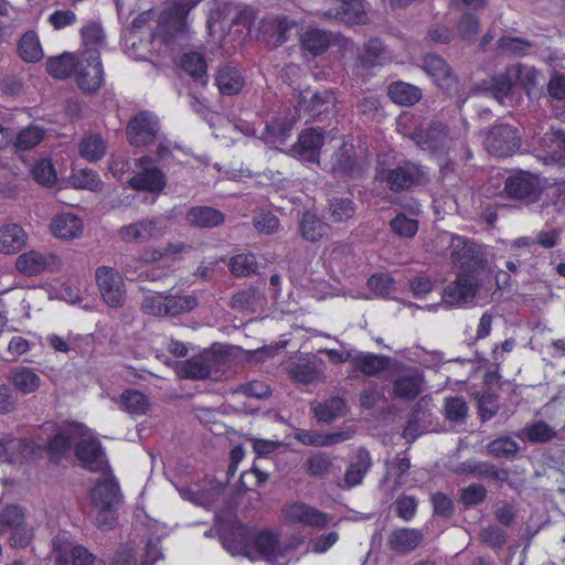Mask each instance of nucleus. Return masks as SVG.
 Returning <instances> with one entry per match:
<instances>
[{
    "mask_svg": "<svg viewBox=\"0 0 565 565\" xmlns=\"http://www.w3.org/2000/svg\"><path fill=\"white\" fill-rule=\"evenodd\" d=\"M449 248L450 259L458 268L457 275L492 281V270L480 245L457 236L451 238Z\"/></svg>",
    "mask_w": 565,
    "mask_h": 565,
    "instance_id": "1",
    "label": "nucleus"
},
{
    "mask_svg": "<svg viewBox=\"0 0 565 565\" xmlns=\"http://www.w3.org/2000/svg\"><path fill=\"white\" fill-rule=\"evenodd\" d=\"M202 0H172V4L160 14L154 35L161 38L167 44H172L177 40L185 39L190 31L188 14Z\"/></svg>",
    "mask_w": 565,
    "mask_h": 565,
    "instance_id": "2",
    "label": "nucleus"
},
{
    "mask_svg": "<svg viewBox=\"0 0 565 565\" xmlns=\"http://www.w3.org/2000/svg\"><path fill=\"white\" fill-rule=\"evenodd\" d=\"M297 545L298 543L282 547L277 535L265 530L255 535L253 544L245 542L241 543L237 547H232L231 545H226V547L232 554H242L252 561L264 558L270 563L281 565L279 557H284L287 552L295 550Z\"/></svg>",
    "mask_w": 565,
    "mask_h": 565,
    "instance_id": "3",
    "label": "nucleus"
},
{
    "mask_svg": "<svg viewBox=\"0 0 565 565\" xmlns=\"http://www.w3.org/2000/svg\"><path fill=\"white\" fill-rule=\"evenodd\" d=\"M492 281H486L481 277L468 278L460 275L449 282L443 290L441 305L447 307H463L476 297L488 295Z\"/></svg>",
    "mask_w": 565,
    "mask_h": 565,
    "instance_id": "4",
    "label": "nucleus"
},
{
    "mask_svg": "<svg viewBox=\"0 0 565 565\" xmlns=\"http://www.w3.org/2000/svg\"><path fill=\"white\" fill-rule=\"evenodd\" d=\"M377 179L394 193L411 191L426 181L422 166L402 161L393 168L377 169Z\"/></svg>",
    "mask_w": 565,
    "mask_h": 565,
    "instance_id": "5",
    "label": "nucleus"
},
{
    "mask_svg": "<svg viewBox=\"0 0 565 565\" xmlns=\"http://www.w3.org/2000/svg\"><path fill=\"white\" fill-rule=\"evenodd\" d=\"M324 169L337 179H362L369 171V162L358 157L353 145L342 143L330 157Z\"/></svg>",
    "mask_w": 565,
    "mask_h": 565,
    "instance_id": "6",
    "label": "nucleus"
},
{
    "mask_svg": "<svg viewBox=\"0 0 565 565\" xmlns=\"http://www.w3.org/2000/svg\"><path fill=\"white\" fill-rule=\"evenodd\" d=\"M386 47L379 38H371L358 47L352 64V76L365 83L373 76V70L387 63Z\"/></svg>",
    "mask_w": 565,
    "mask_h": 565,
    "instance_id": "7",
    "label": "nucleus"
},
{
    "mask_svg": "<svg viewBox=\"0 0 565 565\" xmlns=\"http://www.w3.org/2000/svg\"><path fill=\"white\" fill-rule=\"evenodd\" d=\"M484 149L492 156L510 157L521 146V136L516 127L498 124L483 131Z\"/></svg>",
    "mask_w": 565,
    "mask_h": 565,
    "instance_id": "8",
    "label": "nucleus"
},
{
    "mask_svg": "<svg viewBox=\"0 0 565 565\" xmlns=\"http://www.w3.org/2000/svg\"><path fill=\"white\" fill-rule=\"evenodd\" d=\"M226 362L227 359L224 354L209 350L183 362L180 373L184 377L195 381L216 380L221 375Z\"/></svg>",
    "mask_w": 565,
    "mask_h": 565,
    "instance_id": "9",
    "label": "nucleus"
},
{
    "mask_svg": "<svg viewBox=\"0 0 565 565\" xmlns=\"http://www.w3.org/2000/svg\"><path fill=\"white\" fill-rule=\"evenodd\" d=\"M543 189L540 177L527 171H516L509 175L504 182V191L508 198L526 205L536 202Z\"/></svg>",
    "mask_w": 565,
    "mask_h": 565,
    "instance_id": "10",
    "label": "nucleus"
},
{
    "mask_svg": "<svg viewBox=\"0 0 565 565\" xmlns=\"http://www.w3.org/2000/svg\"><path fill=\"white\" fill-rule=\"evenodd\" d=\"M95 280L104 302L113 308L124 307L126 302L125 282L117 269L99 266L95 271Z\"/></svg>",
    "mask_w": 565,
    "mask_h": 565,
    "instance_id": "11",
    "label": "nucleus"
},
{
    "mask_svg": "<svg viewBox=\"0 0 565 565\" xmlns=\"http://www.w3.org/2000/svg\"><path fill=\"white\" fill-rule=\"evenodd\" d=\"M78 87L86 93H94L104 82V71L99 51L86 49L75 67Z\"/></svg>",
    "mask_w": 565,
    "mask_h": 565,
    "instance_id": "12",
    "label": "nucleus"
},
{
    "mask_svg": "<svg viewBox=\"0 0 565 565\" xmlns=\"http://www.w3.org/2000/svg\"><path fill=\"white\" fill-rule=\"evenodd\" d=\"M54 565H98L96 558L85 546L74 544L64 536H56L52 542Z\"/></svg>",
    "mask_w": 565,
    "mask_h": 565,
    "instance_id": "13",
    "label": "nucleus"
},
{
    "mask_svg": "<svg viewBox=\"0 0 565 565\" xmlns=\"http://www.w3.org/2000/svg\"><path fill=\"white\" fill-rule=\"evenodd\" d=\"M412 139L422 150L436 156L445 154L450 141L447 127L441 121H431L426 127L416 128Z\"/></svg>",
    "mask_w": 565,
    "mask_h": 565,
    "instance_id": "14",
    "label": "nucleus"
},
{
    "mask_svg": "<svg viewBox=\"0 0 565 565\" xmlns=\"http://www.w3.org/2000/svg\"><path fill=\"white\" fill-rule=\"evenodd\" d=\"M44 426L46 429H54V435L47 439V450L53 456L64 455L77 438L87 436V428L75 422L61 425L46 423Z\"/></svg>",
    "mask_w": 565,
    "mask_h": 565,
    "instance_id": "15",
    "label": "nucleus"
},
{
    "mask_svg": "<svg viewBox=\"0 0 565 565\" xmlns=\"http://www.w3.org/2000/svg\"><path fill=\"white\" fill-rule=\"evenodd\" d=\"M126 132L131 146H147L159 132V120L153 114L141 111L129 120Z\"/></svg>",
    "mask_w": 565,
    "mask_h": 565,
    "instance_id": "16",
    "label": "nucleus"
},
{
    "mask_svg": "<svg viewBox=\"0 0 565 565\" xmlns=\"http://www.w3.org/2000/svg\"><path fill=\"white\" fill-rule=\"evenodd\" d=\"M166 228V225L160 218H145L122 226L119 231V235L126 243H145L161 237Z\"/></svg>",
    "mask_w": 565,
    "mask_h": 565,
    "instance_id": "17",
    "label": "nucleus"
},
{
    "mask_svg": "<svg viewBox=\"0 0 565 565\" xmlns=\"http://www.w3.org/2000/svg\"><path fill=\"white\" fill-rule=\"evenodd\" d=\"M75 456L85 468L92 471H103L107 467L105 452L96 438L79 437L75 446Z\"/></svg>",
    "mask_w": 565,
    "mask_h": 565,
    "instance_id": "18",
    "label": "nucleus"
},
{
    "mask_svg": "<svg viewBox=\"0 0 565 565\" xmlns=\"http://www.w3.org/2000/svg\"><path fill=\"white\" fill-rule=\"evenodd\" d=\"M423 384V374L417 369H402L393 381L394 396L403 401H413L420 394Z\"/></svg>",
    "mask_w": 565,
    "mask_h": 565,
    "instance_id": "19",
    "label": "nucleus"
},
{
    "mask_svg": "<svg viewBox=\"0 0 565 565\" xmlns=\"http://www.w3.org/2000/svg\"><path fill=\"white\" fill-rule=\"evenodd\" d=\"M94 508H117L121 502L118 482L113 476L98 479L89 492Z\"/></svg>",
    "mask_w": 565,
    "mask_h": 565,
    "instance_id": "20",
    "label": "nucleus"
},
{
    "mask_svg": "<svg viewBox=\"0 0 565 565\" xmlns=\"http://www.w3.org/2000/svg\"><path fill=\"white\" fill-rule=\"evenodd\" d=\"M323 132L320 129L309 128L303 130L298 138L292 151L299 159L306 162L319 163V151L323 145Z\"/></svg>",
    "mask_w": 565,
    "mask_h": 565,
    "instance_id": "21",
    "label": "nucleus"
},
{
    "mask_svg": "<svg viewBox=\"0 0 565 565\" xmlns=\"http://www.w3.org/2000/svg\"><path fill=\"white\" fill-rule=\"evenodd\" d=\"M424 534L414 527H399L393 530L387 536L388 547L398 554H408L415 551L423 542Z\"/></svg>",
    "mask_w": 565,
    "mask_h": 565,
    "instance_id": "22",
    "label": "nucleus"
},
{
    "mask_svg": "<svg viewBox=\"0 0 565 565\" xmlns=\"http://www.w3.org/2000/svg\"><path fill=\"white\" fill-rule=\"evenodd\" d=\"M422 67L441 88L449 89L456 84V76L450 66L439 55L427 54L423 58Z\"/></svg>",
    "mask_w": 565,
    "mask_h": 565,
    "instance_id": "23",
    "label": "nucleus"
},
{
    "mask_svg": "<svg viewBox=\"0 0 565 565\" xmlns=\"http://www.w3.org/2000/svg\"><path fill=\"white\" fill-rule=\"evenodd\" d=\"M321 361L299 358L287 365L289 376L297 383L310 384L323 379Z\"/></svg>",
    "mask_w": 565,
    "mask_h": 565,
    "instance_id": "24",
    "label": "nucleus"
},
{
    "mask_svg": "<svg viewBox=\"0 0 565 565\" xmlns=\"http://www.w3.org/2000/svg\"><path fill=\"white\" fill-rule=\"evenodd\" d=\"M514 85L515 84L508 66L503 73H499L476 84L472 90L489 93L502 104L503 99L511 95Z\"/></svg>",
    "mask_w": 565,
    "mask_h": 565,
    "instance_id": "25",
    "label": "nucleus"
},
{
    "mask_svg": "<svg viewBox=\"0 0 565 565\" xmlns=\"http://www.w3.org/2000/svg\"><path fill=\"white\" fill-rule=\"evenodd\" d=\"M339 7L323 12V17L330 20H338L347 24H360L365 21L364 6L361 0H337Z\"/></svg>",
    "mask_w": 565,
    "mask_h": 565,
    "instance_id": "26",
    "label": "nucleus"
},
{
    "mask_svg": "<svg viewBox=\"0 0 565 565\" xmlns=\"http://www.w3.org/2000/svg\"><path fill=\"white\" fill-rule=\"evenodd\" d=\"M285 516L303 525L323 527L328 523V515L316 508L296 502L284 510Z\"/></svg>",
    "mask_w": 565,
    "mask_h": 565,
    "instance_id": "27",
    "label": "nucleus"
},
{
    "mask_svg": "<svg viewBox=\"0 0 565 565\" xmlns=\"http://www.w3.org/2000/svg\"><path fill=\"white\" fill-rule=\"evenodd\" d=\"M224 490L225 487L222 483L210 482L202 489L180 488L179 493L183 499L189 500L196 505L211 508L221 500L224 494Z\"/></svg>",
    "mask_w": 565,
    "mask_h": 565,
    "instance_id": "28",
    "label": "nucleus"
},
{
    "mask_svg": "<svg viewBox=\"0 0 565 565\" xmlns=\"http://www.w3.org/2000/svg\"><path fill=\"white\" fill-rule=\"evenodd\" d=\"M185 221L193 227L214 228L225 222V215L215 207L198 205L186 211Z\"/></svg>",
    "mask_w": 565,
    "mask_h": 565,
    "instance_id": "29",
    "label": "nucleus"
},
{
    "mask_svg": "<svg viewBox=\"0 0 565 565\" xmlns=\"http://www.w3.org/2000/svg\"><path fill=\"white\" fill-rule=\"evenodd\" d=\"M390 362L388 356L355 350L352 369L365 376H379L387 370Z\"/></svg>",
    "mask_w": 565,
    "mask_h": 565,
    "instance_id": "30",
    "label": "nucleus"
},
{
    "mask_svg": "<svg viewBox=\"0 0 565 565\" xmlns=\"http://www.w3.org/2000/svg\"><path fill=\"white\" fill-rule=\"evenodd\" d=\"M28 235L17 223H7L0 227V253L13 255L26 244Z\"/></svg>",
    "mask_w": 565,
    "mask_h": 565,
    "instance_id": "31",
    "label": "nucleus"
},
{
    "mask_svg": "<svg viewBox=\"0 0 565 565\" xmlns=\"http://www.w3.org/2000/svg\"><path fill=\"white\" fill-rule=\"evenodd\" d=\"M215 82L222 95H237L244 87L245 81L235 66L223 65L218 68Z\"/></svg>",
    "mask_w": 565,
    "mask_h": 565,
    "instance_id": "32",
    "label": "nucleus"
},
{
    "mask_svg": "<svg viewBox=\"0 0 565 565\" xmlns=\"http://www.w3.org/2000/svg\"><path fill=\"white\" fill-rule=\"evenodd\" d=\"M315 417L320 423H332L337 418L343 417L348 412V404L343 397L330 396L312 407Z\"/></svg>",
    "mask_w": 565,
    "mask_h": 565,
    "instance_id": "33",
    "label": "nucleus"
},
{
    "mask_svg": "<svg viewBox=\"0 0 565 565\" xmlns=\"http://www.w3.org/2000/svg\"><path fill=\"white\" fill-rule=\"evenodd\" d=\"M429 416L430 413L427 409V403L424 399L417 402L409 414L407 425L403 430V437L412 443L424 434L427 429L425 422Z\"/></svg>",
    "mask_w": 565,
    "mask_h": 565,
    "instance_id": "34",
    "label": "nucleus"
},
{
    "mask_svg": "<svg viewBox=\"0 0 565 565\" xmlns=\"http://www.w3.org/2000/svg\"><path fill=\"white\" fill-rule=\"evenodd\" d=\"M51 230L58 238L73 239L82 234L83 222L78 216L65 213L53 218Z\"/></svg>",
    "mask_w": 565,
    "mask_h": 565,
    "instance_id": "35",
    "label": "nucleus"
},
{
    "mask_svg": "<svg viewBox=\"0 0 565 565\" xmlns=\"http://www.w3.org/2000/svg\"><path fill=\"white\" fill-rule=\"evenodd\" d=\"M129 184L137 190L157 192L163 189L166 178L158 168H143L129 180Z\"/></svg>",
    "mask_w": 565,
    "mask_h": 565,
    "instance_id": "36",
    "label": "nucleus"
},
{
    "mask_svg": "<svg viewBox=\"0 0 565 565\" xmlns=\"http://www.w3.org/2000/svg\"><path fill=\"white\" fill-rule=\"evenodd\" d=\"M301 47L312 55L324 53L331 43V33L313 28L307 30L300 38Z\"/></svg>",
    "mask_w": 565,
    "mask_h": 565,
    "instance_id": "37",
    "label": "nucleus"
},
{
    "mask_svg": "<svg viewBox=\"0 0 565 565\" xmlns=\"http://www.w3.org/2000/svg\"><path fill=\"white\" fill-rule=\"evenodd\" d=\"M371 466L372 459L370 452L365 448H360L356 452L355 461L350 463L344 475L345 483L349 487L360 484Z\"/></svg>",
    "mask_w": 565,
    "mask_h": 565,
    "instance_id": "38",
    "label": "nucleus"
},
{
    "mask_svg": "<svg viewBox=\"0 0 565 565\" xmlns=\"http://www.w3.org/2000/svg\"><path fill=\"white\" fill-rule=\"evenodd\" d=\"M387 94L395 104L403 106H412L422 98V90L417 86L401 81L392 83Z\"/></svg>",
    "mask_w": 565,
    "mask_h": 565,
    "instance_id": "39",
    "label": "nucleus"
},
{
    "mask_svg": "<svg viewBox=\"0 0 565 565\" xmlns=\"http://www.w3.org/2000/svg\"><path fill=\"white\" fill-rule=\"evenodd\" d=\"M10 383L23 394L36 392L41 385V377L29 367H19L11 372Z\"/></svg>",
    "mask_w": 565,
    "mask_h": 565,
    "instance_id": "40",
    "label": "nucleus"
},
{
    "mask_svg": "<svg viewBox=\"0 0 565 565\" xmlns=\"http://www.w3.org/2000/svg\"><path fill=\"white\" fill-rule=\"evenodd\" d=\"M327 231V224L323 223L315 213L306 211L299 222V232L301 237L308 242L319 241Z\"/></svg>",
    "mask_w": 565,
    "mask_h": 565,
    "instance_id": "41",
    "label": "nucleus"
},
{
    "mask_svg": "<svg viewBox=\"0 0 565 565\" xmlns=\"http://www.w3.org/2000/svg\"><path fill=\"white\" fill-rule=\"evenodd\" d=\"M181 67L194 81L200 82L202 85H205L207 83L206 63L204 57L200 53H184L181 58Z\"/></svg>",
    "mask_w": 565,
    "mask_h": 565,
    "instance_id": "42",
    "label": "nucleus"
},
{
    "mask_svg": "<svg viewBox=\"0 0 565 565\" xmlns=\"http://www.w3.org/2000/svg\"><path fill=\"white\" fill-rule=\"evenodd\" d=\"M79 154L89 162L100 160L106 153V143L99 135L85 136L78 145Z\"/></svg>",
    "mask_w": 565,
    "mask_h": 565,
    "instance_id": "43",
    "label": "nucleus"
},
{
    "mask_svg": "<svg viewBox=\"0 0 565 565\" xmlns=\"http://www.w3.org/2000/svg\"><path fill=\"white\" fill-rule=\"evenodd\" d=\"M18 51L20 57L29 63L38 62L43 57V50L34 31H29L22 35Z\"/></svg>",
    "mask_w": 565,
    "mask_h": 565,
    "instance_id": "44",
    "label": "nucleus"
},
{
    "mask_svg": "<svg viewBox=\"0 0 565 565\" xmlns=\"http://www.w3.org/2000/svg\"><path fill=\"white\" fill-rule=\"evenodd\" d=\"M120 408L131 415H142L149 408V399L139 391L127 390L120 396Z\"/></svg>",
    "mask_w": 565,
    "mask_h": 565,
    "instance_id": "45",
    "label": "nucleus"
},
{
    "mask_svg": "<svg viewBox=\"0 0 565 565\" xmlns=\"http://www.w3.org/2000/svg\"><path fill=\"white\" fill-rule=\"evenodd\" d=\"M76 67L75 57L70 53L50 57L46 61V71L55 78H67Z\"/></svg>",
    "mask_w": 565,
    "mask_h": 565,
    "instance_id": "46",
    "label": "nucleus"
},
{
    "mask_svg": "<svg viewBox=\"0 0 565 565\" xmlns=\"http://www.w3.org/2000/svg\"><path fill=\"white\" fill-rule=\"evenodd\" d=\"M167 316L175 317L192 311L198 306V299L194 295H172L166 294Z\"/></svg>",
    "mask_w": 565,
    "mask_h": 565,
    "instance_id": "47",
    "label": "nucleus"
},
{
    "mask_svg": "<svg viewBox=\"0 0 565 565\" xmlns=\"http://www.w3.org/2000/svg\"><path fill=\"white\" fill-rule=\"evenodd\" d=\"M519 449V444L509 436L499 437L487 445L488 454L494 458H513Z\"/></svg>",
    "mask_w": 565,
    "mask_h": 565,
    "instance_id": "48",
    "label": "nucleus"
},
{
    "mask_svg": "<svg viewBox=\"0 0 565 565\" xmlns=\"http://www.w3.org/2000/svg\"><path fill=\"white\" fill-rule=\"evenodd\" d=\"M509 476L510 471L507 468H499L488 461L478 462L477 478L505 482L510 488L518 489L516 483L510 480Z\"/></svg>",
    "mask_w": 565,
    "mask_h": 565,
    "instance_id": "49",
    "label": "nucleus"
},
{
    "mask_svg": "<svg viewBox=\"0 0 565 565\" xmlns=\"http://www.w3.org/2000/svg\"><path fill=\"white\" fill-rule=\"evenodd\" d=\"M231 273L236 277H247L257 271L258 264L253 254H238L228 262Z\"/></svg>",
    "mask_w": 565,
    "mask_h": 565,
    "instance_id": "50",
    "label": "nucleus"
},
{
    "mask_svg": "<svg viewBox=\"0 0 565 565\" xmlns=\"http://www.w3.org/2000/svg\"><path fill=\"white\" fill-rule=\"evenodd\" d=\"M354 203L347 198H333L328 207V217L333 223H340L354 215Z\"/></svg>",
    "mask_w": 565,
    "mask_h": 565,
    "instance_id": "51",
    "label": "nucleus"
},
{
    "mask_svg": "<svg viewBox=\"0 0 565 565\" xmlns=\"http://www.w3.org/2000/svg\"><path fill=\"white\" fill-rule=\"evenodd\" d=\"M468 404L461 396L447 397L444 403L446 419L455 424H462L468 416Z\"/></svg>",
    "mask_w": 565,
    "mask_h": 565,
    "instance_id": "52",
    "label": "nucleus"
},
{
    "mask_svg": "<svg viewBox=\"0 0 565 565\" xmlns=\"http://www.w3.org/2000/svg\"><path fill=\"white\" fill-rule=\"evenodd\" d=\"M46 266L45 258L35 250L24 253L17 258L15 267L20 273L26 275H36Z\"/></svg>",
    "mask_w": 565,
    "mask_h": 565,
    "instance_id": "53",
    "label": "nucleus"
},
{
    "mask_svg": "<svg viewBox=\"0 0 565 565\" xmlns=\"http://www.w3.org/2000/svg\"><path fill=\"white\" fill-rule=\"evenodd\" d=\"M263 298L262 292L256 287L239 290L234 294L230 300V307L234 310H253L254 306Z\"/></svg>",
    "mask_w": 565,
    "mask_h": 565,
    "instance_id": "54",
    "label": "nucleus"
},
{
    "mask_svg": "<svg viewBox=\"0 0 565 565\" xmlns=\"http://www.w3.org/2000/svg\"><path fill=\"white\" fill-rule=\"evenodd\" d=\"M509 70L515 85L519 84L527 92L536 86L539 73L534 67L523 64H514L510 65Z\"/></svg>",
    "mask_w": 565,
    "mask_h": 565,
    "instance_id": "55",
    "label": "nucleus"
},
{
    "mask_svg": "<svg viewBox=\"0 0 565 565\" xmlns=\"http://www.w3.org/2000/svg\"><path fill=\"white\" fill-rule=\"evenodd\" d=\"M25 515L21 507L11 504L0 510V534L10 532L24 522Z\"/></svg>",
    "mask_w": 565,
    "mask_h": 565,
    "instance_id": "56",
    "label": "nucleus"
},
{
    "mask_svg": "<svg viewBox=\"0 0 565 565\" xmlns=\"http://www.w3.org/2000/svg\"><path fill=\"white\" fill-rule=\"evenodd\" d=\"M44 137V130L38 126H29L18 135L14 134L15 147L21 150H29L39 145Z\"/></svg>",
    "mask_w": 565,
    "mask_h": 565,
    "instance_id": "57",
    "label": "nucleus"
},
{
    "mask_svg": "<svg viewBox=\"0 0 565 565\" xmlns=\"http://www.w3.org/2000/svg\"><path fill=\"white\" fill-rule=\"evenodd\" d=\"M166 300L167 296L163 292H157L154 295L147 296L142 299L140 309L146 315L154 317H168Z\"/></svg>",
    "mask_w": 565,
    "mask_h": 565,
    "instance_id": "58",
    "label": "nucleus"
},
{
    "mask_svg": "<svg viewBox=\"0 0 565 565\" xmlns=\"http://www.w3.org/2000/svg\"><path fill=\"white\" fill-rule=\"evenodd\" d=\"M392 232L402 237H414L418 231V222L407 217L405 214H397L391 222Z\"/></svg>",
    "mask_w": 565,
    "mask_h": 565,
    "instance_id": "59",
    "label": "nucleus"
},
{
    "mask_svg": "<svg viewBox=\"0 0 565 565\" xmlns=\"http://www.w3.org/2000/svg\"><path fill=\"white\" fill-rule=\"evenodd\" d=\"M434 515L444 519H450L455 513V502L452 498L444 492H435L430 497Z\"/></svg>",
    "mask_w": 565,
    "mask_h": 565,
    "instance_id": "60",
    "label": "nucleus"
},
{
    "mask_svg": "<svg viewBox=\"0 0 565 565\" xmlns=\"http://www.w3.org/2000/svg\"><path fill=\"white\" fill-rule=\"evenodd\" d=\"M71 180L73 185L77 189L99 191L102 186L98 174L89 169H81L79 171L73 173Z\"/></svg>",
    "mask_w": 565,
    "mask_h": 565,
    "instance_id": "61",
    "label": "nucleus"
},
{
    "mask_svg": "<svg viewBox=\"0 0 565 565\" xmlns=\"http://www.w3.org/2000/svg\"><path fill=\"white\" fill-rule=\"evenodd\" d=\"M532 46V43L527 40L514 36H502L498 40V47L502 53L513 55H524L526 51Z\"/></svg>",
    "mask_w": 565,
    "mask_h": 565,
    "instance_id": "62",
    "label": "nucleus"
},
{
    "mask_svg": "<svg viewBox=\"0 0 565 565\" xmlns=\"http://www.w3.org/2000/svg\"><path fill=\"white\" fill-rule=\"evenodd\" d=\"M370 289L381 297H387L396 290L395 280L388 274H376L367 280Z\"/></svg>",
    "mask_w": 565,
    "mask_h": 565,
    "instance_id": "63",
    "label": "nucleus"
},
{
    "mask_svg": "<svg viewBox=\"0 0 565 565\" xmlns=\"http://www.w3.org/2000/svg\"><path fill=\"white\" fill-rule=\"evenodd\" d=\"M487 489L481 483H471L460 489V501L466 507H473L482 503L487 498Z\"/></svg>",
    "mask_w": 565,
    "mask_h": 565,
    "instance_id": "64",
    "label": "nucleus"
}]
</instances>
